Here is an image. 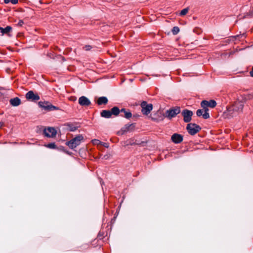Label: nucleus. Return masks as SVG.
I'll use <instances>...</instances> for the list:
<instances>
[{
  "mask_svg": "<svg viewBox=\"0 0 253 253\" xmlns=\"http://www.w3.org/2000/svg\"><path fill=\"white\" fill-rule=\"evenodd\" d=\"M246 100V99L242 100L238 99L233 105L227 107L226 110L223 113V117L226 119H230L237 116L242 112Z\"/></svg>",
  "mask_w": 253,
  "mask_h": 253,
  "instance_id": "obj_1",
  "label": "nucleus"
},
{
  "mask_svg": "<svg viewBox=\"0 0 253 253\" xmlns=\"http://www.w3.org/2000/svg\"><path fill=\"white\" fill-rule=\"evenodd\" d=\"M201 105L204 108L205 111V113L203 114V118L207 119L210 118L208 107L214 108L216 105V102L214 100H203L201 102Z\"/></svg>",
  "mask_w": 253,
  "mask_h": 253,
  "instance_id": "obj_2",
  "label": "nucleus"
},
{
  "mask_svg": "<svg viewBox=\"0 0 253 253\" xmlns=\"http://www.w3.org/2000/svg\"><path fill=\"white\" fill-rule=\"evenodd\" d=\"M84 139V137L82 135H79L66 143V144L71 149L76 148L79 145L81 141Z\"/></svg>",
  "mask_w": 253,
  "mask_h": 253,
  "instance_id": "obj_3",
  "label": "nucleus"
},
{
  "mask_svg": "<svg viewBox=\"0 0 253 253\" xmlns=\"http://www.w3.org/2000/svg\"><path fill=\"white\" fill-rule=\"evenodd\" d=\"M186 129L189 134L194 135L199 131L201 127L196 124L190 123L187 125Z\"/></svg>",
  "mask_w": 253,
  "mask_h": 253,
  "instance_id": "obj_4",
  "label": "nucleus"
},
{
  "mask_svg": "<svg viewBox=\"0 0 253 253\" xmlns=\"http://www.w3.org/2000/svg\"><path fill=\"white\" fill-rule=\"evenodd\" d=\"M141 112L144 115H148L153 109L152 104H148L146 101H143L141 103Z\"/></svg>",
  "mask_w": 253,
  "mask_h": 253,
  "instance_id": "obj_5",
  "label": "nucleus"
},
{
  "mask_svg": "<svg viewBox=\"0 0 253 253\" xmlns=\"http://www.w3.org/2000/svg\"><path fill=\"white\" fill-rule=\"evenodd\" d=\"M181 114L183 117V121L186 123H189L192 120V116L193 113L192 111L185 109L182 111Z\"/></svg>",
  "mask_w": 253,
  "mask_h": 253,
  "instance_id": "obj_6",
  "label": "nucleus"
},
{
  "mask_svg": "<svg viewBox=\"0 0 253 253\" xmlns=\"http://www.w3.org/2000/svg\"><path fill=\"white\" fill-rule=\"evenodd\" d=\"M43 133L45 136L53 138L55 137L57 134V131L54 127H48L44 128Z\"/></svg>",
  "mask_w": 253,
  "mask_h": 253,
  "instance_id": "obj_7",
  "label": "nucleus"
},
{
  "mask_svg": "<svg viewBox=\"0 0 253 253\" xmlns=\"http://www.w3.org/2000/svg\"><path fill=\"white\" fill-rule=\"evenodd\" d=\"M27 99L30 101H37L40 99V96L37 93H35L33 91H28L26 94Z\"/></svg>",
  "mask_w": 253,
  "mask_h": 253,
  "instance_id": "obj_8",
  "label": "nucleus"
},
{
  "mask_svg": "<svg viewBox=\"0 0 253 253\" xmlns=\"http://www.w3.org/2000/svg\"><path fill=\"white\" fill-rule=\"evenodd\" d=\"M79 103L81 106H88L91 104V102L87 97L83 96L79 98Z\"/></svg>",
  "mask_w": 253,
  "mask_h": 253,
  "instance_id": "obj_9",
  "label": "nucleus"
},
{
  "mask_svg": "<svg viewBox=\"0 0 253 253\" xmlns=\"http://www.w3.org/2000/svg\"><path fill=\"white\" fill-rule=\"evenodd\" d=\"M10 103L12 106H17L21 104V100L18 97H15L10 100Z\"/></svg>",
  "mask_w": 253,
  "mask_h": 253,
  "instance_id": "obj_10",
  "label": "nucleus"
},
{
  "mask_svg": "<svg viewBox=\"0 0 253 253\" xmlns=\"http://www.w3.org/2000/svg\"><path fill=\"white\" fill-rule=\"evenodd\" d=\"M12 30V28L10 26H7L5 28H3L2 27H0V32L1 33L2 35L4 34H8Z\"/></svg>",
  "mask_w": 253,
  "mask_h": 253,
  "instance_id": "obj_11",
  "label": "nucleus"
},
{
  "mask_svg": "<svg viewBox=\"0 0 253 253\" xmlns=\"http://www.w3.org/2000/svg\"><path fill=\"white\" fill-rule=\"evenodd\" d=\"M121 113H123L124 115L122 116L125 117L126 119H129L132 117L131 112L125 109H122L121 110Z\"/></svg>",
  "mask_w": 253,
  "mask_h": 253,
  "instance_id": "obj_12",
  "label": "nucleus"
},
{
  "mask_svg": "<svg viewBox=\"0 0 253 253\" xmlns=\"http://www.w3.org/2000/svg\"><path fill=\"white\" fill-rule=\"evenodd\" d=\"M97 102L99 105L106 104L108 102V99L106 97H100L98 98Z\"/></svg>",
  "mask_w": 253,
  "mask_h": 253,
  "instance_id": "obj_13",
  "label": "nucleus"
},
{
  "mask_svg": "<svg viewBox=\"0 0 253 253\" xmlns=\"http://www.w3.org/2000/svg\"><path fill=\"white\" fill-rule=\"evenodd\" d=\"M101 116L104 118H109L111 116V112L110 110H103L101 113Z\"/></svg>",
  "mask_w": 253,
  "mask_h": 253,
  "instance_id": "obj_14",
  "label": "nucleus"
},
{
  "mask_svg": "<svg viewBox=\"0 0 253 253\" xmlns=\"http://www.w3.org/2000/svg\"><path fill=\"white\" fill-rule=\"evenodd\" d=\"M165 115L167 117L171 119L174 116V110L170 109L167 110L165 113Z\"/></svg>",
  "mask_w": 253,
  "mask_h": 253,
  "instance_id": "obj_15",
  "label": "nucleus"
},
{
  "mask_svg": "<svg viewBox=\"0 0 253 253\" xmlns=\"http://www.w3.org/2000/svg\"><path fill=\"white\" fill-rule=\"evenodd\" d=\"M110 111L111 112V115L113 114L115 116L118 115L119 113L121 112V110H120L117 107H114L111 109Z\"/></svg>",
  "mask_w": 253,
  "mask_h": 253,
  "instance_id": "obj_16",
  "label": "nucleus"
},
{
  "mask_svg": "<svg viewBox=\"0 0 253 253\" xmlns=\"http://www.w3.org/2000/svg\"><path fill=\"white\" fill-rule=\"evenodd\" d=\"M182 140L183 137L182 135L178 134H175V143H180Z\"/></svg>",
  "mask_w": 253,
  "mask_h": 253,
  "instance_id": "obj_17",
  "label": "nucleus"
},
{
  "mask_svg": "<svg viewBox=\"0 0 253 253\" xmlns=\"http://www.w3.org/2000/svg\"><path fill=\"white\" fill-rule=\"evenodd\" d=\"M189 10V8L188 7L185 8L182 10L179 13V15L181 16H183L186 15Z\"/></svg>",
  "mask_w": 253,
  "mask_h": 253,
  "instance_id": "obj_18",
  "label": "nucleus"
},
{
  "mask_svg": "<svg viewBox=\"0 0 253 253\" xmlns=\"http://www.w3.org/2000/svg\"><path fill=\"white\" fill-rule=\"evenodd\" d=\"M67 126H68V129L69 130L71 131H74L77 128V127L74 126L73 124H68Z\"/></svg>",
  "mask_w": 253,
  "mask_h": 253,
  "instance_id": "obj_19",
  "label": "nucleus"
},
{
  "mask_svg": "<svg viewBox=\"0 0 253 253\" xmlns=\"http://www.w3.org/2000/svg\"><path fill=\"white\" fill-rule=\"evenodd\" d=\"M44 146L50 149H55L56 148V146L55 143H51L47 144L44 145Z\"/></svg>",
  "mask_w": 253,
  "mask_h": 253,
  "instance_id": "obj_20",
  "label": "nucleus"
},
{
  "mask_svg": "<svg viewBox=\"0 0 253 253\" xmlns=\"http://www.w3.org/2000/svg\"><path fill=\"white\" fill-rule=\"evenodd\" d=\"M47 102L40 101L39 102V105L40 107L44 108H49V106H46L45 104Z\"/></svg>",
  "mask_w": 253,
  "mask_h": 253,
  "instance_id": "obj_21",
  "label": "nucleus"
},
{
  "mask_svg": "<svg viewBox=\"0 0 253 253\" xmlns=\"http://www.w3.org/2000/svg\"><path fill=\"white\" fill-rule=\"evenodd\" d=\"M205 113L204 109L203 110L199 109L197 111L196 114L198 116L200 117L202 116L203 117V114Z\"/></svg>",
  "mask_w": 253,
  "mask_h": 253,
  "instance_id": "obj_22",
  "label": "nucleus"
},
{
  "mask_svg": "<svg viewBox=\"0 0 253 253\" xmlns=\"http://www.w3.org/2000/svg\"><path fill=\"white\" fill-rule=\"evenodd\" d=\"M92 142L93 145L99 146L102 144V142L98 139H93L92 140Z\"/></svg>",
  "mask_w": 253,
  "mask_h": 253,
  "instance_id": "obj_23",
  "label": "nucleus"
},
{
  "mask_svg": "<svg viewBox=\"0 0 253 253\" xmlns=\"http://www.w3.org/2000/svg\"><path fill=\"white\" fill-rule=\"evenodd\" d=\"M4 2L5 3H8L11 2L12 4H15L18 3V0H4Z\"/></svg>",
  "mask_w": 253,
  "mask_h": 253,
  "instance_id": "obj_24",
  "label": "nucleus"
},
{
  "mask_svg": "<svg viewBox=\"0 0 253 253\" xmlns=\"http://www.w3.org/2000/svg\"><path fill=\"white\" fill-rule=\"evenodd\" d=\"M84 48L86 51H89L92 48V47L90 45H85Z\"/></svg>",
  "mask_w": 253,
  "mask_h": 253,
  "instance_id": "obj_25",
  "label": "nucleus"
},
{
  "mask_svg": "<svg viewBox=\"0 0 253 253\" xmlns=\"http://www.w3.org/2000/svg\"><path fill=\"white\" fill-rule=\"evenodd\" d=\"M180 112V109L179 107L175 108V115L179 114Z\"/></svg>",
  "mask_w": 253,
  "mask_h": 253,
  "instance_id": "obj_26",
  "label": "nucleus"
},
{
  "mask_svg": "<svg viewBox=\"0 0 253 253\" xmlns=\"http://www.w3.org/2000/svg\"><path fill=\"white\" fill-rule=\"evenodd\" d=\"M24 24V22L22 20H20L17 23V25L18 26H22Z\"/></svg>",
  "mask_w": 253,
  "mask_h": 253,
  "instance_id": "obj_27",
  "label": "nucleus"
},
{
  "mask_svg": "<svg viewBox=\"0 0 253 253\" xmlns=\"http://www.w3.org/2000/svg\"><path fill=\"white\" fill-rule=\"evenodd\" d=\"M138 144L139 142H132L131 140H130L129 142L127 144V145H128V144L132 145V144Z\"/></svg>",
  "mask_w": 253,
  "mask_h": 253,
  "instance_id": "obj_28",
  "label": "nucleus"
},
{
  "mask_svg": "<svg viewBox=\"0 0 253 253\" xmlns=\"http://www.w3.org/2000/svg\"><path fill=\"white\" fill-rule=\"evenodd\" d=\"M247 98L249 99H251L253 98V94H248L247 96Z\"/></svg>",
  "mask_w": 253,
  "mask_h": 253,
  "instance_id": "obj_29",
  "label": "nucleus"
},
{
  "mask_svg": "<svg viewBox=\"0 0 253 253\" xmlns=\"http://www.w3.org/2000/svg\"><path fill=\"white\" fill-rule=\"evenodd\" d=\"M180 31L179 28L175 27V34L178 33Z\"/></svg>",
  "mask_w": 253,
  "mask_h": 253,
  "instance_id": "obj_30",
  "label": "nucleus"
},
{
  "mask_svg": "<svg viewBox=\"0 0 253 253\" xmlns=\"http://www.w3.org/2000/svg\"><path fill=\"white\" fill-rule=\"evenodd\" d=\"M101 145H103V146H104L106 148H108L109 147L108 144L106 143H102Z\"/></svg>",
  "mask_w": 253,
  "mask_h": 253,
  "instance_id": "obj_31",
  "label": "nucleus"
},
{
  "mask_svg": "<svg viewBox=\"0 0 253 253\" xmlns=\"http://www.w3.org/2000/svg\"><path fill=\"white\" fill-rule=\"evenodd\" d=\"M250 75L253 77V67H252V70L250 72Z\"/></svg>",
  "mask_w": 253,
  "mask_h": 253,
  "instance_id": "obj_32",
  "label": "nucleus"
},
{
  "mask_svg": "<svg viewBox=\"0 0 253 253\" xmlns=\"http://www.w3.org/2000/svg\"><path fill=\"white\" fill-rule=\"evenodd\" d=\"M151 119H152V120H154V121H158V119L154 117H152Z\"/></svg>",
  "mask_w": 253,
  "mask_h": 253,
  "instance_id": "obj_33",
  "label": "nucleus"
},
{
  "mask_svg": "<svg viewBox=\"0 0 253 253\" xmlns=\"http://www.w3.org/2000/svg\"><path fill=\"white\" fill-rule=\"evenodd\" d=\"M171 139L172 141V142H174V134H173L171 137Z\"/></svg>",
  "mask_w": 253,
  "mask_h": 253,
  "instance_id": "obj_34",
  "label": "nucleus"
},
{
  "mask_svg": "<svg viewBox=\"0 0 253 253\" xmlns=\"http://www.w3.org/2000/svg\"><path fill=\"white\" fill-rule=\"evenodd\" d=\"M3 126V123L0 122V128Z\"/></svg>",
  "mask_w": 253,
  "mask_h": 253,
  "instance_id": "obj_35",
  "label": "nucleus"
},
{
  "mask_svg": "<svg viewBox=\"0 0 253 253\" xmlns=\"http://www.w3.org/2000/svg\"><path fill=\"white\" fill-rule=\"evenodd\" d=\"M171 31L174 33V27H173L171 29Z\"/></svg>",
  "mask_w": 253,
  "mask_h": 253,
  "instance_id": "obj_36",
  "label": "nucleus"
},
{
  "mask_svg": "<svg viewBox=\"0 0 253 253\" xmlns=\"http://www.w3.org/2000/svg\"><path fill=\"white\" fill-rule=\"evenodd\" d=\"M76 100V98L75 97L74 98H73V100L75 101Z\"/></svg>",
  "mask_w": 253,
  "mask_h": 253,
  "instance_id": "obj_37",
  "label": "nucleus"
},
{
  "mask_svg": "<svg viewBox=\"0 0 253 253\" xmlns=\"http://www.w3.org/2000/svg\"><path fill=\"white\" fill-rule=\"evenodd\" d=\"M76 100V98L75 97L74 98H73V100L75 101Z\"/></svg>",
  "mask_w": 253,
  "mask_h": 253,
  "instance_id": "obj_38",
  "label": "nucleus"
},
{
  "mask_svg": "<svg viewBox=\"0 0 253 253\" xmlns=\"http://www.w3.org/2000/svg\"><path fill=\"white\" fill-rule=\"evenodd\" d=\"M132 126V125H130L128 127H130V126Z\"/></svg>",
  "mask_w": 253,
  "mask_h": 253,
  "instance_id": "obj_39",
  "label": "nucleus"
}]
</instances>
